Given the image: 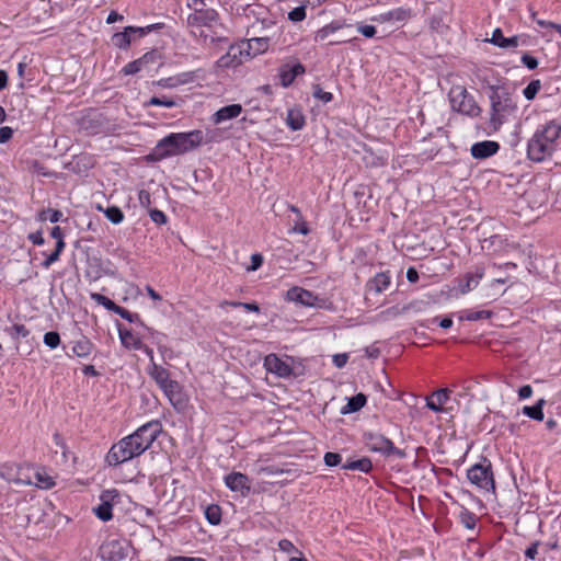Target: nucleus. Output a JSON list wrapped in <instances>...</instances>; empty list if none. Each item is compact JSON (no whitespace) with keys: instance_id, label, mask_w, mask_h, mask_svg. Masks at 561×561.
Returning <instances> with one entry per match:
<instances>
[{"instance_id":"nucleus-29","label":"nucleus","mask_w":561,"mask_h":561,"mask_svg":"<svg viewBox=\"0 0 561 561\" xmlns=\"http://www.w3.org/2000/svg\"><path fill=\"white\" fill-rule=\"evenodd\" d=\"M305 123V116L299 108H289L287 111L286 124L291 130L302 129Z\"/></svg>"},{"instance_id":"nucleus-40","label":"nucleus","mask_w":561,"mask_h":561,"mask_svg":"<svg viewBox=\"0 0 561 561\" xmlns=\"http://www.w3.org/2000/svg\"><path fill=\"white\" fill-rule=\"evenodd\" d=\"M178 103L173 100V99H170V98H165V96H152L146 104L145 106H164V107H174L176 106Z\"/></svg>"},{"instance_id":"nucleus-13","label":"nucleus","mask_w":561,"mask_h":561,"mask_svg":"<svg viewBox=\"0 0 561 561\" xmlns=\"http://www.w3.org/2000/svg\"><path fill=\"white\" fill-rule=\"evenodd\" d=\"M118 492L116 490H106L100 495V504L93 508L95 515L103 522L112 518V508L117 502Z\"/></svg>"},{"instance_id":"nucleus-10","label":"nucleus","mask_w":561,"mask_h":561,"mask_svg":"<svg viewBox=\"0 0 561 561\" xmlns=\"http://www.w3.org/2000/svg\"><path fill=\"white\" fill-rule=\"evenodd\" d=\"M293 359L290 357H279L275 354H268L264 358V367L268 373L279 378H289L293 376Z\"/></svg>"},{"instance_id":"nucleus-6","label":"nucleus","mask_w":561,"mask_h":561,"mask_svg":"<svg viewBox=\"0 0 561 561\" xmlns=\"http://www.w3.org/2000/svg\"><path fill=\"white\" fill-rule=\"evenodd\" d=\"M138 446L130 435L122 438L110 449L107 455L108 463L117 465L140 456L142 453Z\"/></svg>"},{"instance_id":"nucleus-42","label":"nucleus","mask_w":561,"mask_h":561,"mask_svg":"<svg viewBox=\"0 0 561 561\" xmlns=\"http://www.w3.org/2000/svg\"><path fill=\"white\" fill-rule=\"evenodd\" d=\"M541 88V83L539 80H533L531 82H529L527 84V87L523 90V94L524 96L528 100V101H531L535 99V96L537 95V93L539 92Z\"/></svg>"},{"instance_id":"nucleus-26","label":"nucleus","mask_w":561,"mask_h":561,"mask_svg":"<svg viewBox=\"0 0 561 561\" xmlns=\"http://www.w3.org/2000/svg\"><path fill=\"white\" fill-rule=\"evenodd\" d=\"M486 42L504 49H514L519 45V36L505 37L501 28H495Z\"/></svg>"},{"instance_id":"nucleus-36","label":"nucleus","mask_w":561,"mask_h":561,"mask_svg":"<svg viewBox=\"0 0 561 561\" xmlns=\"http://www.w3.org/2000/svg\"><path fill=\"white\" fill-rule=\"evenodd\" d=\"M99 209L102 210L104 216L114 225H118L124 220L123 211L116 206H111L106 209L99 207Z\"/></svg>"},{"instance_id":"nucleus-14","label":"nucleus","mask_w":561,"mask_h":561,"mask_svg":"<svg viewBox=\"0 0 561 561\" xmlns=\"http://www.w3.org/2000/svg\"><path fill=\"white\" fill-rule=\"evenodd\" d=\"M157 62V54L156 51H148L144 54L140 58L133 60L124 66L122 72L126 76L136 75L145 69H148L149 66Z\"/></svg>"},{"instance_id":"nucleus-18","label":"nucleus","mask_w":561,"mask_h":561,"mask_svg":"<svg viewBox=\"0 0 561 561\" xmlns=\"http://www.w3.org/2000/svg\"><path fill=\"white\" fill-rule=\"evenodd\" d=\"M0 477L8 482H13L15 484H25L28 482L26 480L25 469L14 465V463H5L0 467Z\"/></svg>"},{"instance_id":"nucleus-9","label":"nucleus","mask_w":561,"mask_h":561,"mask_svg":"<svg viewBox=\"0 0 561 561\" xmlns=\"http://www.w3.org/2000/svg\"><path fill=\"white\" fill-rule=\"evenodd\" d=\"M365 445L368 450L379 453L383 456L398 455L403 456V453L394 447L393 443L381 434L368 433L365 434Z\"/></svg>"},{"instance_id":"nucleus-33","label":"nucleus","mask_w":561,"mask_h":561,"mask_svg":"<svg viewBox=\"0 0 561 561\" xmlns=\"http://www.w3.org/2000/svg\"><path fill=\"white\" fill-rule=\"evenodd\" d=\"M545 404H546L545 399H540L533 407L525 405L523 408V414L533 420L542 421L545 417V414H543V405Z\"/></svg>"},{"instance_id":"nucleus-56","label":"nucleus","mask_w":561,"mask_h":561,"mask_svg":"<svg viewBox=\"0 0 561 561\" xmlns=\"http://www.w3.org/2000/svg\"><path fill=\"white\" fill-rule=\"evenodd\" d=\"M13 136V129L9 126H3L0 128V144H5Z\"/></svg>"},{"instance_id":"nucleus-12","label":"nucleus","mask_w":561,"mask_h":561,"mask_svg":"<svg viewBox=\"0 0 561 561\" xmlns=\"http://www.w3.org/2000/svg\"><path fill=\"white\" fill-rule=\"evenodd\" d=\"M152 30V26L147 27H136V26H127L123 32L115 33L112 36V43L114 46L118 48H127L131 41L135 38H139L148 34Z\"/></svg>"},{"instance_id":"nucleus-16","label":"nucleus","mask_w":561,"mask_h":561,"mask_svg":"<svg viewBox=\"0 0 561 561\" xmlns=\"http://www.w3.org/2000/svg\"><path fill=\"white\" fill-rule=\"evenodd\" d=\"M226 486L232 492H240L245 495L250 492L251 485L249 478L241 472H231L225 477Z\"/></svg>"},{"instance_id":"nucleus-60","label":"nucleus","mask_w":561,"mask_h":561,"mask_svg":"<svg viewBox=\"0 0 561 561\" xmlns=\"http://www.w3.org/2000/svg\"><path fill=\"white\" fill-rule=\"evenodd\" d=\"M59 256L60 254L58 253V251H54L45 259V261L43 262V266L48 268L51 264L59 260Z\"/></svg>"},{"instance_id":"nucleus-17","label":"nucleus","mask_w":561,"mask_h":561,"mask_svg":"<svg viewBox=\"0 0 561 561\" xmlns=\"http://www.w3.org/2000/svg\"><path fill=\"white\" fill-rule=\"evenodd\" d=\"M25 485H35L39 489H50L55 485L54 477L50 476L45 469H33L32 473H26Z\"/></svg>"},{"instance_id":"nucleus-35","label":"nucleus","mask_w":561,"mask_h":561,"mask_svg":"<svg viewBox=\"0 0 561 561\" xmlns=\"http://www.w3.org/2000/svg\"><path fill=\"white\" fill-rule=\"evenodd\" d=\"M346 470H357L360 472L368 473L373 469V463L369 458L364 457L358 460L351 461L343 466Z\"/></svg>"},{"instance_id":"nucleus-23","label":"nucleus","mask_w":561,"mask_h":561,"mask_svg":"<svg viewBox=\"0 0 561 561\" xmlns=\"http://www.w3.org/2000/svg\"><path fill=\"white\" fill-rule=\"evenodd\" d=\"M448 400L449 390L444 388L438 389L426 398V407L436 413H440L444 411V405Z\"/></svg>"},{"instance_id":"nucleus-45","label":"nucleus","mask_w":561,"mask_h":561,"mask_svg":"<svg viewBox=\"0 0 561 561\" xmlns=\"http://www.w3.org/2000/svg\"><path fill=\"white\" fill-rule=\"evenodd\" d=\"M114 313L121 316L123 319H125L131 323L139 321V316L137 313H133L119 306L116 308Z\"/></svg>"},{"instance_id":"nucleus-54","label":"nucleus","mask_w":561,"mask_h":561,"mask_svg":"<svg viewBox=\"0 0 561 561\" xmlns=\"http://www.w3.org/2000/svg\"><path fill=\"white\" fill-rule=\"evenodd\" d=\"M187 5L197 13L207 7V0H187Z\"/></svg>"},{"instance_id":"nucleus-8","label":"nucleus","mask_w":561,"mask_h":561,"mask_svg":"<svg viewBox=\"0 0 561 561\" xmlns=\"http://www.w3.org/2000/svg\"><path fill=\"white\" fill-rule=\"evenodd\" d=\"M412 16L413 11L410 8L398 7L371 16L370 21L379 24H388L389 26L400 27L404 25Z\"/></svg>"},{"instance_id":"nucleus-2","label":"nucleus","mask_w":561,"mask_h":561,"mask_svg":"<svg viewBox=\"0 0 561 561\" xmlns=\"http://www.w3.org/2000/svg\"><path fill=\"white\" fill-rule=\"evenodd\" d=\"M211 140L213 137L205 139L204 133L199 129L187 133H172L158 141L153 154L158 160H162L169 157L184 154Z\"/></svg>"},{"instance_id":"nucleus-24","label":"nucleus","mask_w":561,"mask_h":561,"mask_svg":"<svg viewBox=\"0 0 561 561\" xmlns=\"http://www.w3.org/2000/svg\"><path fill=\"white\" fill-rule=\"evenodd\" d=\"M242 113V106L240 104H231L224 106L216 111L211 116L214 124H221L226 121L237 118Z\"/></svg>"},{"instance_id":"nucleus-59","label":"nucleus","mask_w":561,"mask_h":561,"mask_svg":"<svg viewBox=\"0 0 561 561\" xmlns=\"http://www.w3.org/2000/svg\"><path fill=\"white\" fill-rule=\"evenodd\" d=\"M138 199L141 206L147 207L150 205V194L148 191L141 190L138 193Z\"/></svg>"},{"instance_id":"nucleus-49","label":"nucleus","mask_w":561,"mask_h":561,"mask_svg":"<svg viewBox=\"0 0 561 561\" xmlns=\"http://www.w3.org/2000/svg\"><path fill=\"white\" fill-rule=\"evenodd\" d=\"M323 460L327 466L334 467L341 462L342 458L339 454L329 451L324 455Z\"/></svg>"},{"instance_id":"nucleus-48","label":"nucleus","mask_w":561,"mask_h":561,"mask_svg":"<svg viewBox=\"0 0 561 561\" xmlns=\"http://www.w3.org/2000/svg\"><path fill=\"white\" fill-rule=\"evenodd\" d=\"M313 96L316 99L322 101L323 103H329L333 99V95L331 92H327V91L322 90L319 85H317L314 88Z\"/></svg>"},{"instance_id":"nucleus-61","label":"nucleus","mask_w":561,"mask_h":561,"mask_svg":"<svg viewBox=\"0 0 561 561\" xmlns=\"http://www.w3.org/2000/svg\"><path fill=\"white\" fill-rule=\"evenodd\" d=\"M538 546L539 542H534L531 546H529L525 551L526 558L534 560L538 554Z\"/></svg>"},{"instance_id":"nucleus-31","label":"nucleus","mask_w":561,"mask_h":561,"mask_svg":"<svg viewBox=\"0 0 561 561\" xmlns=\"http://www.w3.org/2000/svg\"><path fill=\"white\" fill-rule=\"evenodd\" d=\"M149 375L154 379L160 388H163L164 385L171 380L169 371L154 363H152V366L149 369Z\"/></svg>"},{"instance_id":"nucleus-7","label":"nucleus","mask_w":561,"mask_h":561,"mask_svg":"<svg viewBox=\"0 0 561 561\" xmlns=\"http://www.w3.org/2000/svg\"><path fill=\"white\" fill-rule=\"evenodd\" d=\"M162 432V424L152 420L138 427L130 436L139 445V450L144 454L157 439Z\"/></svg>"},{"instance_id":"nucleus-4","label":"nucleus","mask_w":561,"mask_h":561,"mask_svg":"<svg viewBox=\"0 0 561 561\" xmlns=\"http://www.w3.org/2000/svg\"><path fill=\"white\" fill-rule=\"evenodd\" d=\"M451 110L469 117H478L481 108L472 94L462 85H454L449 91Z\"/></svg>"},{"instance_id":"nucleus-11","label":"nucleus","mask_w":561,"mask_h":561,"mask_svg":"<svg viewBox=\"0 0 561 561\" xmlns=\"http://www.w3.org/2000/svg\"><path fill=\"white\" fill-rule=\"evenodd\" d=\"M286 299L306 307H322L324 304V299L298 286H294L287 290Z\"/></svg>"},{"instance_id":"nucleus-51","label":"nucleus","mask_w":561,"mask_h":561,"mask_svg":"<svg viewBox=\"0 0 561 561\" xmlns=\"http://www.w3.org/2000/svg\"><path fill=\"white\" fill-rule=\"evenodd\" d=\"M150 218L153 222L159 224V225L167 222L165 214L159 209H152L150 211Z\"/></svg>"},{"instance_id":"nucleus-25","label":"nucleus","mask_w":561,"mask_h":561,"mask_svg":"<svg viewBox=\"0 0 561 561\" xmlns=\"http://www.w3.org/2000/svg\"><path fill=\"white\" fill-rule=\"evenodd\" d=\"M118 334L122 344L129 350H142V335L139 332H134L133 330L119 328Z\"/></svg>"},{"instance_id":"nucleus-30","label":"nucleus","mask_w":561,"mask_h":561,"mask_svg":"<svg viewBox=\"0 0 561 561\" xmlns=\"http://www.w3.org/2000/svg\"><path fill=\"white\" fill-rule=\"evenodd\" d=\"M345 24L341 21H332L331 23L324 25L323 27L319 28L314 33V41L316 42H322L325 38H328L331 34L337 32L339 30L343 28Z\"/></svg>"},{"instance_id":"nucleus-27","label":"nucleus","mask_w":561,"mask_h":561,"mask_svg":"<svg viewBox=\"0 0 561 561\" xmlns=\"http://www.w3.org/2000/svg\"><path fill=\"white\" fill-rule=\"evenodd\" d=\"M483 276L484 268L481 266L476 267L474 272L468 273L459 285L460 293L467 294L470 290L474 289L479 285Z\"/></svg>"},{"instance_id":"nucleus-63","label":"nucleus","mask_w":561,"mask_h":561,"mask_svg":"<svg viewBox=\"0 0 561 561\" xmlns=\"http://www.w3.org/2000/svg\"><path fill=\"white\" fill-rule=\"evenodd\" d=\"M463 523H465L467 528H470V529L474 528V526H476V517H474V515L470 514V513H467L465 515Z\"/></svg>"},{"instance_id":"nucleus-43","label":"nucleus","mask_w":561,"mask_h":561,"mask_svg":"<svg viewBox=\"0 0 561 561\" xmlns=\"http://www.w3.org/2000/svg\"><path fill=\"white\" fill-rule=\"evenodd\" d=\"M62 217L61 211L54 209L42 210L38 215L41 221L49 220L50 222H57Z\"/></svg>"},{"instance_id":"nucleus-34","label":"nucleus","mask_w":561,"mask_h":561,"mask_svg":"<svg viewBox=\"0 0 561 561\" xmlns=\"http://www.w3.org/2000/svg\"><path fill=\"white\" fill-rule=\"evenodd\" d=\"M92 342L85 337L76 341L72 346V352L75 353V355L82 358L88 357L92 353Z\"/></svg>"},{"instance_id":"nucleus-38","label":"nucleus","mask_w":561,"mask_h":561,"mask_svg":"<svg viewBox=\"0 0 561 561\" xmlns=\"http://www.w3.org/2000/svg\"><path fill=\"white\" fill-rule=\"evenodd\" d=\"M249 48L257 54H263L268 48L267 37H253L249 41Z\"/></svg>"},{"instance_id":"nucleus-3","label":"nucleus","mask_w":561,"mask_h":561,"mask_svg":"<svg viewBox=\"0 0 561 561\" xmlns=\"http://www.w3.org/2000/svg\"><path fill=\"white\" fill-rule=\"evenodd\" d=\"M491 117L490 124L494 129H499L517 111V102L504 89H496L491 96Z\"/></svg>"},{"instance_id":"nucleus-32","label":"nucleus","mask_w":561,"mask_h":561,"mask_svg":"<svg viewBox=\"0 0 561 561\" xmlns=\"http://www.w3.org/2000/svg\"><path fill=\"white\" fill-rule=\"evenodd\" d=\"M366 403V397L363 393H357L356 396L348 399L346 405H344L341 410L342 414H348L359 411Z\"/></svg>"},{"instance_id":"nucleus-52","label":"nucleus","mask_w":561,"mask_h":561,"mask_svg":"<svg viewBox=\"0 0 561 561\" xmlns=\"http://www.w3.org/2000/svg\"><path fill=\"white\" fill-rule=\"evenodd\" d=\"M263 264V256L259 253H254L251 255V265L247 268L248 271H256Z\"/></svg>"},{"instance_id":"nucleus-15","label":"nucleus","mask_w":561,"mask_h":561,"mask_svg":"<svg viewBox=\"0 0 561 561\" xmlns=\"http://www.w3.org/2000/svg\"><path fill=\"white\" fill-rule=\"evenodd\" d=\"M161 390L176 410L182 411L186 407V399L178 381L171 379Z\"/></svg>"},{"instance_id":"nucleus-41","label":"nucleus","mask_w":561,"mask_h":561,"mask_svg":"<svg viewBox=\"0 0 561 561\" xmlns=\"http://www.w3.org/2000/svg\"><path fill=\"white\" fill-rule=\"evenodd\" d=\"M91 298L93 301H95L96 304L103 306L105 309L110 310V311H113L115 312L116 308L118 307L114 301H112L110 298L101 295V294H98V293H93L91 294Z\"/></svg>"},{"instance_id":"nucleus-44","label":"nucleus","mask_w":561,"mask_h":561,"mask_svg":"<svg viewBox=\"0 0 561 561\" xmlns=\"http://www.w3.org/2000/svg\"><path fill=\"white\" fill-rule=\"evenodd\" d=\"M43 341L50 350H55L60 344V336L57 332L50 331L44 334Z\"/></svg>"},{"instance_id":"nucleus-57","label":"nucleus","mask_w":561,"mask_h":561,"mask_svg":"<svg viewBox=\"0 0 561 561\" xmlns=\"http://www.w3.org/2000/svg\"><path fill=\"white\" fill-rule=\"evenodd\" d=\"M533 394V388L529 385H525L518 389V398L519 400H525L530 398Z\"/></svg>"},{"instance_id":"nucleus-55","label":"nucleus","mask_w":561,"mask_h":561,"mask_svg":"<svg viewBox=\"0 0 561 561\" xmlns=\"http://www.w3.org/2000/svg\"><path fill=\"white\" fill-rule=\"evenodd\" d=\"M522 62L524 66H526L530 70L537 68V66H538V60L528 54H524L522 56Z\"/></svg>"},{"instance_id":"nucleus-62","label":"nucleus","mask_w":561,"mask_h":561,"mask_svg":"<svg viewBox=\"0 0 561 561\" xmlns=\"http://www.w3.org/2000/svg\"><path fill=\"white\" fill-rule=\"evenodd\" d=\"M168 561H206V560L203 558H197V557L176 556V557L169 558Z\"/></svg>"},{"instance_id":"nucleus-39","label":"nucleus","mask_w":561,"mask_h":561,"mask_svg":"<svg viewBox=\"0 0 561 561\" xmlns=\"http://www.w3.org/2000/svg\"><path fill=\"white\" fill-rule=\"evenodd\" d=\"M205 517L211 525H218L221 520V510L218 505H209L205 510Z\"/></svg>"},{"instance_id":"nucleus-1","label":"nucleus","mask_w":561,"mask_h":561,"mask_svg":"<svg viewBox=\"0 0 561 561\" xmlns=\"http://www.w3.org/2000/svg\"><path fill=\"white\" fill-rule=\"evenodd\" d=\"M561 137V124L556 119L546 121L537 126L527 141V158L540 163L552 158Z\"/></svg>"},{"instance_id":"nucleus-64","label":"nucleus","mask_w":561,"mask_h":561,"mask_svg":"<svg viewBox=\"0 0 561 561\" xmlns=\"http://www.w3.org/2000/svg\"><path fill=\"white\" fill-rule=\"evenodd\" d=\"M240 308H243L245 311H249V312H259L260 311V307L254 302L240 304Z\"/></svg>"},{"instance_id":"nucleus-28","label":"nucleus","mask_w":561,"mask_h":561,"mask_svg":"<svg viewBox=\"0 0 561 561\" xmlns=\"http://www.w3.org/2000/svg\"><path fill=\"white\" fill-rule=\"evenodd\" d=\"M391 283V276L388 272L378 273L373 279L369 280L368 287L376 294L386 290Z\"/></svg>"},{"instance_id":"nucleus-19","label":"nucleus","mask_w":561,"mask_h":561,"mask_svg":"<svg viewBox=\"0 0 561 561\" xmlns=\"http://www.w3.org/2000/svg\"><path fill=\"white\" fill-rule=\"evenodd\" d=\"M500 149L496 141L483 140L476 142L470 148V153L474 159H486L494 156Z\"/></svg>"},{"instance_id":"nucleus-50","label":"nucleus","mask_w":561,"mask_h":561,"mask_svg":"<svg viewBox=\"0 0 561 561\" xmlns=\"http://www.w3.org/2000/svg\"><path fill=\"white\" fill-rule=\"evenodd\" d=\"M163 88H174L181 84H185V80H175V77L162 79L158 82Z\"/></svg>"},{"instance_id":"nucleus-53","label":"nucleus","mask_w":561,"mask_h":561,"mask_svg":"<svg viewBox=\"0 0 561 561\" xmlns=\"http://www.w3.org/2000/svg\"><path fill=\"white\" fill-rule=\"evenodd\" d=\"M348 355L346 353L335 354L332 357V362L337 368H343L346 365Z\"/></svg>"},{"instance_id":"nucleus-20","label":"nucleus","mask_w":561,"mask_h":561,"mask_svg":"<svg viewBox=\"0 0 561 561\" xmlns=\"http://www.w3.org/2000/svg\"><path fill=\"white\" fill-rule=\"evenodd\" d=\"M101 556L104 561H122L125 559L126 553L124 546L119 541L112 540L101 547Z\"/></svg>"},{"instance_id":"nucleus-58","label":"nucleus","mask_w":561,"mask_h":561,"mask_svg":"<svg viewBox=\"0 0 561 561\" xmlns=\"http://www.w3.org/2000/svg\"><path fill=\"white\" fill-rule=\"evenodd\" d=\"M278 547L284 552H291V551H296L297 550L296 547L294 546V543L290 540H287V539H282L278 542Z\"/></svg>"},{"instance_id":"nucleus-47","label":"nucleus","mask_w":561,"mask_h":561,"mask_svg":"<svg viewBox=\"0 0 561 561\" xmlns=\"http://www.w3.org/2000/svg\"><path fill=\"white\" fill-rule=\"evenodd\" d=\"M306 18V10L304 7H298L288 13V19L293 22H300Z\"/></svg>"},{"instance_id":"nucleus-46","label":"nucleus","mask_w":561,"mask_h":561,"mask_svg":"<svg viewBox=\"0 0 561 561\" xmlns=\"http://www.w3.org/2000/svg\"><path fill=\"white\" fill-rule=\"evenodd\" d=\"M357 32L367 38H371L376 35L377 30L374 25L368 24H357Z\"/></svg>"},{"instance_id":"nucleus-5","label":"nucleus","mask_w":561,"mask_h":561,"mask_svg":"<svg viewBox=\"0 0 561 561\" xmlns=\"http://www.w3.org/2000/svg\"><path fill=\"white\" fill-rule=\"evenodd\" d=\"M467 478L471 484L483 491H495V482L491 462L483 459V462L476 463L467 470Z\"/></svg>"},{"instance_id":"nucleus-21","label":"nucleus","mask_w":561,"mask_h":561,"mask_svg":"<svg viewBox=\"0 0 561 561\" xmlns=\"http://www.w3.org/2000/svg\"><path fill=\"white\" fill-rule=\"evenodd\" d=\"M242 62V51L237 46H231L228 51L216 61V67L229 69L239 66Z\"/></svg>"},{"instance_id":"nucleus-37","label":"nucleus","mask_w":561,"mask_h":561,"mask_svg":"<svg viewBox=\"0 0 561 561\" xmlns=\"http://www.w3.org/2000/svg\"><path fill=\"white\" fill-rule=\"evenodd\" d=\"M218 14L215 10H203L194 15L195 21L205 25H210L213 22H216Z\"/></svg>"},{"instance_id":"nucleus-22","label":"nucleus","mask_w":561,"mask_h":561,"mask_svg":"<svg viewBox=\"0 0 561 561\" xmlns=\"http://www.w3.org/2000/svg\"><path fill=\"white\" fill-rule=\"evenodd\" d=\"M305 72V67L300 62L294 65H284L279 69V80L284 88L289 87L294 80Z\"/></svg>"}]
</instances>
